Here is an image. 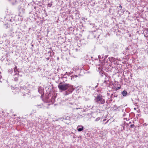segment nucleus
Masks as SVG:
<instances>
[{
    "instance_id": "obj_3",
    "label": "nucleus",
    "mask_w": 148,
    "mask_h": 148,
    "mask_svg": "<svg viewBox=\"0 0 148 148\" xmlns=\"http://www.w3.org/2000/svg\"><path fill=\"white\" fill-rule=\"evenodd\" d=\"M84 129V127L82 125H79L77 127V130L78 132H81Z\"/></svg>"
},
{
    "instance_id": "obj_1",
    "label": "nucleus",
    "mask_w": 148,
    "mask_h": 148,
    "mask_svg": "<svg viewBox=\"0 0 148 148\" xmlns=\"http://www.w3.org/2000/svg\"><path fill=\"white\" fill-rule=\"evenodd\" d=\"M69 87L73 88L72 86L67 84H60L58 86L59 90L62 91H64L66 90Z\"/></svg>"
},
{
    "instance_id": "obj_2",
    "label": "nucleus",
    "mask_w": 148,
    "mask_h": 148,
    "mask_svg": "<svg viewBox=\"0 0 148 148\" xmlns=\"http://www.w3.org/2000/svg\"><path fill=\"white\" fill-rule=\"evenodd\" d=\"M96 102L98 103L104 104L105 103V100L103 99L102 96L100 95L97 96L95 99Z\"/></svg>"
},
{
    "instance_id": "obj_6",
    "label": "nucleus",
    "mask_w": 148,
    "mask_h": 148,
    "mask_svg": "<svg viewBox=\"0 0 148 148\" xmlns=\"http://www.w3.org/2000/svg\"><path fill=\"white\" fill-rule=\"evenodd\" d=\"M119 7H120V8H122V6H121V5H120V6H119Z\"/></svg>"
},
{
    "instance_id": "obj_4",
    "label": "nucleus",
    "mask_w": 148,
    "mask_h": 148,
    "mask_svg": "<svg viewBox=\"0 0 148 148\" xmlns=\"http://www.w3.org/2000/svg\"><path fill=\"white\" fill-rule=\"evenodd\" d=\"M127 94L126 91H123L122 92V94L123 96H126Z\"/></svg>"
},
{
    "instance_id": "obj_5",
    "label": "nucleus",
    "mask_w": 148,
    "mask_h": 148,
    "mask_svg": "<svg viewBox=\"0 0 148 148\" xmlns=\"http://www.w3.org/2000/svg\"><path fill=\"white\" fill-rule=\"evenodd\" d=\"M99 119H100V118H97L96 119L95 121H99Z\"/></svg>"
}]
</instances>
